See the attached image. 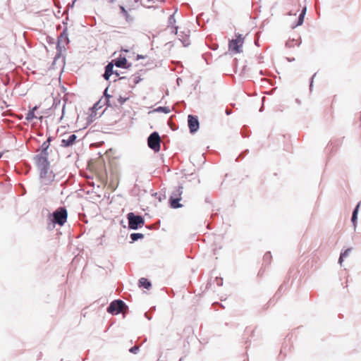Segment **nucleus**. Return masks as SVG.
<instances>
[{"label":"nucleus","mask_w":361,"mask_h":361,"mask_svg":"<svg viewBox=\"0 0 361 361\" xmlns=\"http://www.w3.org/2000/svg\"><path fill=\"white\" fill-rule=\"evenodd\" d=\"M235 39H233L229 42L228 48L229 51L234 54L240 53L242 51L241 48L244 43V37L242 35H236Z\"/></svg>","instance_id":"obj_1"},{"label":"nucleus","mask_w":361,"mask_h":361,"mask_svg":"<svg viewBox=\"0 0 361 361\" xmlns=\"http://www.w3.org/2000/svg\"><path fill=\"white\" fill-rule=\"evenodd\" d=\"M183 193V187L178 186L173 191L169 202L170 205L173 209H177L182 207V204H179V201L181 200V195Z\"/></svg>","instance_id":"obj_2"},{"label":"nucleus","mask_w":361,"mask_h":361,"mask_svg":"<svg viewBox=\"0 0 361 361\" xmlns=\"http://www.w3.org/2000/svg\"><path fill=\"white\" fill-rule=\"evenodd\" d=\"M54 222L63 226L67 220L68 213L64 207H59L53 214Z\"/></svg>","instance_id":"obj_3"},{"label":"nucleus","mask_w":361,"mask_h":361,"mask_svg":"<svg viewBox=\"0 0 361 361\" xmlns=\"http://www.w3.org/2000/svg\"><path fill=\"white\" fill-rule=\"evenodd\" d=\"M128 226L131 229H137L138 227L144 226L145 221L141 216H136L133 213L128 214Z\"/></svg>","instance_id":"obj_4"},{"label":"nucleus","mask_w":361,"mask_h":361,"mask_svg":"<svg viewBox=\"0 0 361 361\" xmlns=\"http://www.w3.org/2000/svg\"><path fill=\"white\" fill-rule=\"evenodd\" d=\"M160 142L161 138L157 132L152 133L147 140L148 146L156 152L160 150Z\"/></svg>","instance_id":"obj_5"},{"label":"nucleus","mask_w":361,"mask_h":361,"mask_svg":"<svg viewBox=\"0 0 361 361\" xmlns=\"http://www.w3.org/2000/svg\"><path fill=\"white\" fill-rule=\"evenodd\" d=\"M69 43V39L68 37L67 30L64 29L60 34L58 38L57 47L59 50L61 52L63 50L66 49V47Z\"/></svg>","instance_id":"obj_6"},{"label":"nucleus","mask_w":361,"mask_h":361,"mask_svg":"<svg viewBox=\"0 0 361 361\" xmlns=\"http://www.w3.org/2000/svg\"><path fill=\"white\" fill-rule=\"evenodd\" d=\"M125 303L120 300L113 301L107 309V311L112 314H118L122 312Z\"/></svg>","instance_id":"obj_7"},{"label":"nucleus","mask_w":361,"mask_h":361,"mask_svg":"<svg viewBox=\"0 0 361 361\" xmlns=\"http://www.w3.org/2000/svg\"><path fill=\"white\" fill-rule=\"evenodd\" d=\"M188 127L190 128V131L192 133H195L199 128V121L196 116L192 115L188 116Z\"/></svg>","instance_id":"obj_8"},{"label":"nucleus","mask_w":361,"mask_h":361,"mask_svg":"<svg viewBox=\"0 0 361 361\" xmlns=\"http://www.w3.org/2000/svg\"><path fill=\"white\" fill-rule=\"evenodd\" d=\"M76 138L77 136L75 134L65 135L61 140V146L63 147L72 146L75 143Z\"/></svg>","instance_id":"obj_9"},{"label":"nucleus","mask_w":361,"mask_h":361,"mask_svg":"<svg viewBox=\"0 0 361 361\" xmlns=\"http://www.w3.org/2000/svg\"><path fill=\"white\" fill-rule=\"evenodd\" d=\"M114 69V64L113 63H109L106 66V69H105V73L104 74V77L106 80H109V77L115 73L117 76L119 75L118 73H117V71H113Z\"/></svg>","instance_id":"obj_10"},{"label":"nucleus","mask_w":361,"mask_h":361,"mask_svg":"<svg viewBox=\"0 0 361 361\" xmlns=\"http://www.w3.org/2000/svg\"><path fill=\"white\" fill-rule=\"evenodd\" d=\"M114 64L119 68H127L130 66H128V61L125 57H119L113 61Z\"/></svg>","instance_id":"obj_11"},{"label":"nucleus","mask_w":361,"mask_h":361,"mask_svg":"<svg viewBox=\"0 0 361 361\" xmlns=\"http://www.w3.org/2000/svg\"><path fill=\"white\" fill-rule=\"evenodd\" d=\"M176 19L174 18V16L173 15H171L169 18V25L168 27H170L171 29V32H174L176 34H177V29L178 27L176 26Z\"/></svg>","instance_id":"obj_12"},{"label":"nucleus","mask_w":361,"mask_h":361,"mask_svg":"<svg viewBox=\"0 0 361 361\" xmlns=\"http://www.w3.org/2000/svg\"><path fill=\"white\" fill-rule=\"evenodd\" d=\"M139 286L144 287L146 289H149L151 287V283L145 278H141L139 280Z\"/></svg>","instance_id":"obj_13"},{"label":"nucleus","mask_w":361,"mask_h":361,"mask_svg":"<svg viewBox=\"0 0 361 361\" xmlns=\"http://www.w3.org/2000/svg\"><path fill=\"white\" fill-rule=\"evenodd\" d=\"M37 109V106L33 107L30 111H29L25 116V119L28 121H32L35 118H37L35 114V111Z\"/></svg>","instance_id":"obj_14"},{"label":"nucleus","mask_w":361,"mask_h":361,"mask_svg":"<svg viewBox=\"0 0 361 361\" xmlns=\"http://www.w3.org/2000/svg\"><path fill=\"white\" fill-rule=\"evenodd\" d=\"M306 13V7H304L302 10V12L300 13L298 17V23L295 26L301 25L303 23L305 15Z\"/></svg>","instance_id":"obj_15"},{"label":"nucleus","mask_w":361,"mask_h":361,"mask_svg":"<svg viewBox=\"0 0 361 361\" xmlns=\"http://www.w3.org/2000/svg\"><path fill=\"white\" fill-rule=\"evenodd\" d=\"M140 80L141 79L139 75H133L129 79L130 85H132V83H133V85H135L136 84H137L140 82Z\"/></svg>","instance_id":"obj_16"},{"label":"nucleus","mask_w":361,"mask_h":361,"mask_svg":"<svg viewBox=\"0 0 361 361\" xmlns=\"http://www.w3.org/2000/svg\"><path fill=\"white\" fill-rule=\"evenodd\" d=\"M351 251V248H348L346 250H345L341 254L340 258H339V263L341 264L343 260V258L347 257L350 252Z\"/></svg>","instance_id":"obj_17"},{"label":"nucleus","mask_w":361,"mask_h":361,"mask_svg":"<svg viewBox=\"0 0 361 361\" xmlns=\"http://www.w3.org/2000/svg\"><path fill=\"white\" fill-rule=\"evenodd\" d=\"M144 235L142 233H135L130 235V238L133 240H137L140 238H142Z\"/></svg>","instance_id":"obj_18"},{"label":"nucleus","mask_w":361,"mask_h":361,"mask_svg":"<svg viewBox=\"0 0 361 361\" xmlns=\"http://www.w3.org/2000/svg\"><path fill=\"white\" fill-rule=\"evenodd\" d=\"M359 207H360V203L357 205L356 208L355 209V210L353 211V213L351 220H352L353 223L354 224V225L355 224V221L357 219V214Z\"/></svg>","instance_id":"obj_19"},{"label":"nucleus","mask_w":361,"mask_h":361,"mask_svg":"<svg viewBox=\"0 0 361 361\" xmlns=\"http://www.w3.org/2000/svg\"><path fill=\"white\" fill-rule=\"evenodd\" d=\"M121 9L122 13L125 16L126 20L130 21L133 20V18L130 16L128 11L124 8V7L121 6Z\"/></svg>","instance_id":"obj_20"},{"label":"nucleus","mask_w":361,"mask_h":361,"mask_svg":"<svg viewBox=\"0 0 361 361\" xmlns=\"http://www.w3.org/2000/svg\"><path fill=\"white\" fill-rule=\"evenodd\" d=\"M157 111L163 112L164 114H169L170 112V109L166 106H159L156 109Z\"/></svg>","instance_id":"obj_21"},{"label":"nucleus","mask_w":361,"mask_h":361,"mask_svg":"<svg viewBox=\"0 0 361 361\" xmlns=\"http://www.w3.org/2000/svg\"><path fill=\"white\" fill-rule=\"evenodd\" d=\"M73 109V105L71 103H66L63 105L62 113L65 114V111H66V109H68V111H72Z\"/></svg>","instance_id":"obj_22"},{"label":"nucleus","mask_w":361,"mask_h":361,"mask_svg":"<svg viewBox=\"0 0 361 361\" xmlns=\"http://www.w3.org/2000/svg\"><path fill=\"white\" fill-rule=\"evenodd\" d=\"M139 350V347L135 345V346H133L130 349V352L132 353H137V352Z\"/></svg>","instance_id":"obj_23"},{"label":"nucleus","mask_w":361,"mask_h":361,"mask_svg":"<svg viewBox=\"0 0 361 361\" xmlns=\"http://www.w3.org/2000/svg\"><path fill=\"white\" fill-rule=\"evenodd\" d=\"M295 42V44H298V42L297 41H295V40H291V41H288L286 42V46L288 47H292L293 46V43Z\"/></svg>","instance_id":"obj_24"},{"label":"nucleus","mask_w":361,"mask_h":361,"mask_svg":"<svg viewBox=\"0 0 361 361\" xmlns=\"http://www.w3.org/2000/svg\"><path fill=\"white\" fill-rule=\"evenodd\" d=\"M264 258L267 259H271V255L269 252H267L264 255Z\"/></svg>","instance_id":"obj_25"},{"label":"nucleus","mask_w":361,"mask_h":361,"mask_svg":"<svg viewBox=\"0 0 361 361\" xmlns=\"http://www.w3.org/2000/svg\"><path fill=\"white\" fill-rule=\"evenodd\" d=\"M48 145L47 144V142H44L43 144H42V147H44V149H47L48 147Z\"/></svg>","instance_id":"obj_26"},{"label":"nucleus","mask_w":361,"mask_h":361,"mask_svg":"<svg viewBox=\"0 0 361 361\" xmlns=\"http://www.w3.org/2000/svg\"><path fill=\"white\" fill-rule=\"evenodd\" d=\"M87 167H89L90 166V161H87Z\"/></svg>","instance_id":"obj_27"},{"label":"nucleus","mask_w":361,"mask_h":361,"mask_svg":"<svg viewBox=\"0 0 361 361\" xmlns=\"http://www.w3.org/2000/svg\"><path fill=\"white\" fill-rule=\"evenodd\" d=\"M92 109H96V106L94 105V106L92 108Z\"/></svg>","instance_id":"obj_28"}]
</instances>
